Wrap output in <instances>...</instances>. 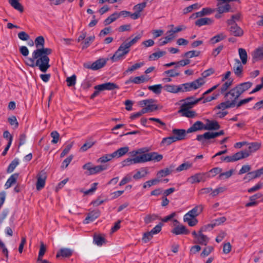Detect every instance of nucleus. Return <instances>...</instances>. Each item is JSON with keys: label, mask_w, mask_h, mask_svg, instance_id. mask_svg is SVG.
<instances>
[{"label": "nucleus", "mask_w": 263, "mask_h": 263, "mask_svg": "<svg viewBox=\"0 0 263 263\" xmlns=\"http://www.w3.org/2000/svg\"><path fill=\"white\" fill-rule=\"evenodd\" d=\"M234 102H230V101L227 100V101L224 102H221L219 104H218L216 108L218 109H224L226 108H233L234 107Z\"/></svg>", "instance_id": "c85d7f7f"}, {"label": "nucleus", "mask_w": 263, "mask_h": 263, "mask_svg": "<svg viewBox=\"0 0 263 263\" xmlns=\"http://www.w3.org/2000/svg\"><path fill=\"white\" fill-rule=\"evenodd\" d=\"M106 165H100L97 166H92L90 175L101 172L107 169Z\"/></svg>", "instance_id": "c9c22d12"}, {"label": "nucleus", "mask_w": 263, "mask_h": 263, "mask_svg": "<svg viewBox=\"0 0 263 263\" xmlns=\"http://www.w3.org/2000/svg\"><path fill=\"white\" fill-rule=\"evenodd\" d=\"M226 37V36L223 33H220L212 37L210 39V42L211 44H214L224 40Z\"/></svg>", "instance_id": "4c0bfd02"}, {"label": "nucleus", "mask_w": 263, "mask_h": 263, "mask_svg": "<svg viewBox=\"0 0 263 263\" xmlns=\"http://www.w3.org/2000/svg\"><path fill=\"white\" fill-rule=\"evenodd\" d=\"M95 35H92L85 39V41L82 43V49H84L88 47L90 45V42H93L95 40Z\"/></svg>", "instance_id": "8fccbe9b"}, {"label": "nucleus", "mask_w": 263, "mask_h": 263, "mask_svg": "<svg viewBox=\"0 0 263 263\" xmlns=\"http://www.w3.org/2000/svg\"><path fill=\"white\" fill-rule=\"evenodd\" d=\"M163 88L165 91L174 93L181 92V90H182L180 85L176 86L174 85L166 84L164 86Z\"/></svg>", "instance_id": "4be33fe9"}, {"label": "nucleus", "mask_w": 263, "mask_h": 263, "mask_svg": "<svg viewBox=\"0 0 263 263\" xmlns=\"http://www.w3.org/2000/svg\"><path fill=\"white\" fill-rule=\"evenodd\" d=\"M182 116H184L187 118H194L196 116V113L193 110H186L183 112H181Z\"/></svg>", "instance_id": "338daca9"}, {"label": "nucleus", "mask_w": 263, "mask_h": 263, "mask_svg": "<svg viewBox=\"0 0 263 263\" xmlns=\"http://www.w3.org/2000/svg\"><path fill=\"white\" fill-rule=\"evenodd\" d=\"M200 51L191 50L185 52L183 55H182V57H185L186 58H192L193 57H198L200 55Z\"/></svg>", "instance_id": "a18cd8bd"}, {"label": "nucleus", "mask_w": 263, "mask_h": 263, "mask_svg": "<svg viewBox=\"0 0 263 263\" xmlns=\"http://www.w3.org/2000/svg\"><path fill=\"white\" fill-rule=\"evenodd\" d=\"M163 88L161 84H157L148 87V89L152 91L154 93L159 95L161 92V89Z\"/></svg>", "instance_id": "de8ad7c7"}, {"label": "nucleus", "mask_w": 263, "mask_h": 263, "mask_svg": "<svg viewBox=\"0 0 263 263\" xmlns=\"http://www.w3.org/2000/svg\"><path fill=\"white\" fill-rule=\"evenodd\" d=\"M203 232H205V228H201L199 230V235L197 239L194 240V243H199L201 245L206 246L209 241V238L202 234Z\"/></svg>", "instance_id": "ddd939ff"}, {"label": "nucleus", "mask_w": 263, "mask_h": 263, "mask_svg": "<svg viewBox=\"0 0 263 263\" xmlns=\"http://www.w3.org/2000/svg\"><path fill=\"white\" fill-rule=\"evenodd\" d=\"M260 143L257 142H252L249 144L248 149L245 151L249 152L250 155L252 153L258 150L260 148Z\"/></svg>", "instance_id": "58836bf2"}, {"label": "nucleus", "mask_w": 263, "mask_h": 263, "mask_svg": "<svg viewBox=\"0 0 263 263\" xmlns=\"http://www.w3.org/2000/svg\"><path fill=\"white\" fill-rule=\"evenodd\" d=\"M240 96L235 87L232 88L229 91L224 93V98L226 100L230 101V102H234V106H236L237 101Z\"/></svg>", "instance_id": "6e6552de"}, {"label": "nucleus", "mask_w": 263, "mask_h": 263, "mask_svg": "<svg viewBox=\"0 0 263 263\" xmlns=\"http://www.w3.org/2000/svg\"><path fill=\"white\" fill-rule=\"evenodd\" d=\"M77 77L75 74H73L72 76L67 77L66 81L67 85L68 87H72L75 85L76 83Z\"/></svg>", "instance_id": "864d4df0"}, {"label": "nucleus", "mask_w": 263, "mask_h": 263, "mask_svg": "<svg viewBox=\"0 0 263 263\" xmlns=\"http://www.w3.org/2000/svg\"><path fill=\"white\" fill-rule=\"evenodd\" d=\"M205 83L202 78H199L197 80L190 82L182 84L180 85L182 90L181 92L190 91L199 88Z\"/></svg>", "instance_id": "f03ea898"}, {"label": "nucleus", "mask_w": 263, "mask_h": 263, "mask_svg": "<svg viewBox=\"0 0 263 263\" xmlns=\"http://www.w3.org/2000/svg\"><path fill=\"white\" fill-rule=\"evenodd\" d=\"M227 23L228 30L231 35L236 37H241L243 35V30L236 23H233L231 20H227Z\"/></svg>", "instance_id": "7ed1b4c3"}, {"label": "nucleus", "mask_w": 263, "mask_h": 263, "mask_svg": "<svg viewBox=\"0 0 263 263\" xmlns=\"http://www.w3.org/2000/svg\"><path fill=\"white\" fill-rule=\"evenodd\" d=\"M158 216L156 214H148L144 217V221L146 224H148L158 219Z\"/></svg>", "instance_id": "3c124183"}, {"label": "nucleus", "mask_w": 263, "mask_h": 263, "mask_svg": "<svg viewBox=\"0 0 263 263\" xmlns=\"http://www.w3.org/2000/svg\"><path fill=\"white\" fill-rule=\"evenodd\" d=\"M107 60L108 59L101 58L93 62V70H97L103 67L106 65Z\"/></svg>", "instance_id": "5701e85b"}, {"label": "nucleus", "mask_w": 263, "mask_h": 263, "mask_svg": "<svg viewBox=\"0 0 263 263\" xmlns=\"http://www.w3.org/2000/svg\"><path fill=\"white\" fill-rule=\"evenodd\" d=\"M193 164L189 161L185 162L180 165L176 169L177 172H181L184 170H187L191 168Z\"/></svg>", "instance_id": "a19ab883"}, {"label": "nucleus", "mask_w": 263, "mask_h": 263, "mask_svg": "<svg viewBox=\"0 0 263 263\" xmlns=\"http://www.w3.org/2000/svg\"><path fill=\"white\" fill-rule=\"evenodd\" d=\"M72 251L68 248L61 249L57 253L56 257L57 258L60 257H69L71 256Z\"/></svg>", "instance_id": "b1692460"}, {"label": "nucleus", "mask_w": 263, "mask_h": 263, "mask_svg": "<svg viewBox=\"0 0 263 263\" xmlns=\"http://www.w3.org/2000/svg\"><path fill=\"white\" fill-rule=\"evenodd\" d=\"M141 155L142 163L147 161H155L159 162L163 159V156L159 154L157 152H152L149 153L143 154Z\"/></svg>", "instance_id": "423d86ee"}, {"label": "nucleus", "mask_w": 263, "mask_h": 263, "mask_svg": "<svg viewBox=\"0 0 263 263\" xmlns=\"http://www.w3.org/2000/svg\"><path fill=\"white\" fill-rule=\"evenodd\" d=\"M187 133V130L184 129L174 128L172 130L173 137H174L176 141L185 139Z\"/></svg>", "instance_id": "9b49d317"}, {"label": "nucleus", "mask_w": 263, "mask_h": 263, "mask_svg": "<svg viewBox=\"0 0 263 263\" xmlns=\"http://www.w3.org/2000/svg\"><path fill=\"white\" fill-rule=\"evenodd\" d=\"M253 85V83L251 82H243L237 84L235 87L236 88L240 96L245 91L250 89Z\"/></svg>", "instance_id": "a211bd4d"}, {"label": "nucleus", "mask_w": 263, "mask_h": 263, "mask_svg": "<svg viewBox=\"0 0 263 263\" xmlns=\"http://www.w3.org/2000/svg\"><path fill=\"white\" fill-rule=\"evenodd\" d=\"M141 36L142 35L141 34H138L129 42H126V41L124 43H125V45H127V47L129 49L130 46L137 43L138 41L141 39Z\"/></svg>", "instance_id": "680f3d73"}, {"label": "nucleus", "mask_w": 263, "mask_h": 263, "mask_svg": "<svg viewBox=\"0 0 263 263\" xmlns=\"http://www.w3.org/2000/svg\"><path fill=\"white\" fill-rule=\"evenodd\" d=\"M205 176H207L208 177H210L209 174L197 173L191 176L188 180H190L192 184L196 182L199 183L201 181H204L205 180Z\"/></svg>", "instance_id": "f3484780"}, {"label": "nucleus", "mask_w": 263, "mask_h": 263, "mask_svg": "<svg viewBox=\"0 0 263 263\" xmlns=\"http://www.w3.org/2000/svg\"><path fill=\"white\" fill-rule=\"evenodd\" d=\"M100 215V212L99 210H93L87 214L86 217L84 220L83 223L84 224H88L99 217Z\"/></svg>", "instance_id": "4468645a"}, {"label": "nucleus", "mask_w": 263, "mask_h": 263, "mask_svg": "<svg viewBox=\"0 0 263 263\" xmlns=\"http://www.w3.org/2000/svg\"><path fill=\"white\" fill-rule=\"evenodd\" d=\"M118 18V16L117 15V12H116L114 13L113 14H111L110 16H109L107 18H106L104 21V24L106 26L112 22L115 21Z\"/></svg>", "instance_id": "ea45409f"}, {"label": "nucleus", "mask_w": 263, "mask_h": 263, "mask_svg": "<svg viewBox=\"0 0 263 263\" xmlns=\"http://www.w3.org/2000/svg\"><path fill=\"white\" fill-rule=\"evenodd\" d=\"M114 158H115V157L112 153V154H106L102 156L98 159L97 161L100 163H105L111 160Z\"/></svg>", "instance_id": "c03bdc74"}, {"label": "nucleus", "mask_w": 263, "mask_h": 263, "mask_svg": "<svg viewBox=\"0 0 263 263\" xmlns=\"http://www.w3.org/2000/svg\"><path fill=\"white\" fill-rule=\"evenodd\" d=\"M164 74H166L169 77H175L180 76V73L177 71V69H170L166 70L164 72Z\"/></svg>", "instance_id": "6e6d98bb"}, {"label": "nucleus", "mask_w": 263, "mask_h": 263, "mask_svg": "<svg viewBox=\"0 0 263 263\" xmlns=\"http://www.w3.org/2000/svg\"><path fill=\"white\" fill-rule=\"evenodd\" d=\"M153 235L151 231L144 233L143 235L142 240L144 243H147L152 239Z\"/></svg>", "instance_id": "052dcab7"}, {"label": "nucleus", "mask_w": 263, "mask_h": 263, "mask_svg": "<svg viewBox=\"0 0 263 263\" xmlns=\"http://www.w3.org/2000/svg\"><path fill=\"white\" fill-rule=\"evenodd\" d=\"M213 23V20L208 17L200 18L197 20L195 24L196 26L201 27L203 25H211Z\"/></svg>", "instance_id": "393cba45"}, {"label": "nucleus", "mask_w": 263, "mask_h": 263, "mask_svg": "<svg viewBox=\"0 0 263 263\" xmlns=\"http://www.w3.org/2000/svg\"><path fill=\"white\" fill-rule=\"evenodd\" d=\"M40 243L41 245L37 258V261H39V260H42V258H43V256L45 254L46 251V247L44 245V243L43 242H41Z\"/></svg>", "instance_id": "603ef678"}, {"label": "nucleus", "mask_w": 263, "mask_h": 263, "mask_svg": "<svg viewBox=\"0 0 263 263\" xmlns=\"http://www.w3.org/2000/svg\"><path fill=\"white\" fill-rule=\"evenodd\" d=\"M238 53L242 64L245 65L247 62L248 55L246 50L243 48H239Z\"/></svg>", "instance_id": "72a5a7b5"}, {"label": "nucleus", "mask_w": 263, "mask_h": 263, "mask_svg": "<svg viewBox=\"0 0 263 263\" xmlns=\"http://www.w3.org/2000/svg\"><path fill=\"white\" fill-rule=\"evenodd\" d=\"M235 65L233 67V71L237 77L241 78L242 77L243 66L238 59L235 60Z\"/></svg>", "instance_id": "2eb2a0df"}, {"label": "nucleus", "mask_w": 263, "mask_h": 263, "mask_svg": "<svg viewBox=\"0 0 263 263\" xmlns=\"http://www.w3.org/2000/svg\"><path fill=\"white\" fill-rule=\"evenodd\" d=\"M143 65H144L143 62L137 63L135 64L134 65H132L131 67H128V69H126L124 71V74H125L128 72H132L133 71L139 69Z\"/></svg>", "instance_id": "49530a36"}, {"label": "nucleus", "mask_w": 263, "mask_h": 263, "mask_svg": "<svg viewBox=\"0 0 263 263\" xmlns=\"http://www.w3.org/2000/svg\"><path fill=\"white\" fill-rule=\"evenodd\" d=\"M176 142L175 139L174 138L173 136L163 138L160 143L161 146H168L171 145L172 143Z\"/></svg>", "instance_id": "f704fd0d"}, {"label": "nucleus", "mask_w": 263, "mask_h": 263, "mask_svg": "<svg viewBox=\"0 0 263 263\" xmlns=\"http://www.w3.org/2000/svg\"><path fill=\"white\" fill-rule=\"evenodd\" d=\"M146 81L147 80L145 79L144 76H141L133 78L132 83L138 84L143 83Z\"/></svg>", "instance_id": "69168bd1"}, {"label": "nucleus", "mask_w": 263, "mask_h": 263, "mask_svg": "<svg viewBox=\"0 0 263 263\" xmlns=\"http://www.w3.org/2000/svg\"><path fill=\"white\" fill-rule=\"evenodd\" d=\"M128 151L129 147L126 146L118 149L116 151L113 153V154L114 155L115 158H119L125 155L126 153H128Z\"/></svg>", "instance_id": "cd10ccee"}, {"label": "nucleus", "mask_w": 263, "mask_h": 263, "mask_svg": "<svg viewBox=\"0 0 263 263\" xmlns=\"http://www.w3.org/2000/svg\"><path fill=\"white\" fill-rule=\"evenodd\" d=\"M194 99V97L193 96L186 98L184 100L185 102L181 105L180 109L178 111V112L181 113V112L189 110L192 108L193 105H195L193 102Z\"/></svg>", "instance_id": "f8f14e48"}, {"label": "nucleus", "mask_w": 263, "mask_h": 263, "mask_svg": "<svg viewBox=\"0 0 263 263\" xmlns=\"http://www.w3.org/2000/svg\"><path fill=\"white\" fill-rule=\"evenodd\" d=\"M50 135L52 138L51 142L54 144L57 143L58 142L60 138V135L58 132L57 131H53L51 133Z\"/></svg>", "instance_id": "774afa93"}, {"label": "nucleus", "mask_w": 263, "mask_h": 263, "mask_svg": "<svg viewBox=\"0 0 263 263\" xmlns=\"http://www.w3.org/2000/svg\"><path fill=\"white\" fill-rule=\"evenodd\" d=\"M250 156V153L248 151H241L233 155L235 161L247 158Z\"/></svg>", "instance_id": "a878e982"}, {"label": "nucleus", "mask_w": 263, "mask_h": 263, "mask_svg": "<svg viewBox=\"0 0 263 263\" xmlns=\"http://www.w3.org/2000/svg\"><path fill=\"white\" fill-rule=\"evenodd\" d=\"M169 34L165 37L164 40L162 41V39L159 40V45L160 46H163L167 44L169 41L172 40L174 38V35L173 33H168Z\"/></svg>", "instance_id": "5fc2aeb1"}, {"label": "nucleus", "mask_w": 263, "mask_h": 263, "mask_svg": "<svg viewBox=\"0 0 263 263\" xmlns=\"http://www.w3.org/2000/svg\"><path fill=\"white\" fill-rule=\"evenodd\" d=\"M229 2L228 0H217L216 11L219 13L232 12L231 7L228 4Z\"/></svg>", "instance_id": "0eeeda50"}, {"label": "nucleus", "mask_w": 263, "mask_h": 263, "mask_svg": "<svg viewBox=\"0 0 263 263\" xmlns=\"http://www.w3.org/2000/svg\"><path fill=\"white\" fill-rule=\"evenodd\" d=\"M234 172V170L233 169H231L229 171H227L226 172H223V173L221 172V173H220L219 175V176L218 177V179L219 180H224V179H228L232 176Z\"/></svg>", "instance_id": "e433bc0d"}, {"label": "nucleus", "mask_w": 263, "mask_h": 263, "mask_svg": "<svg viewBox=\"0 0 263 263\" xmlns=\"http://www.w3.org/2000/svg\"><path fill=\"white\" fill-rule=\"evenodd\" d=\"M95 144V142H86L81 147L80 151L82 152H86L88 149L91 147Z\"/></svg>", "instance_id": "e2e57ef3"}, {"label": "nucleus", "mask_w": 263, "mask_h": 263, "mask_svg": "<svg viewBox=\"0 0 263 263\" xmlns=\"http://www.w3.org/2000/svg\"><path fill=\"white\" fill-rule=\"evenodd\" d=\"M253 58L256 61L263 59V47H259L255 50Z\"/></svg>", "instance_id": "473e14b6"}, {"label": "nucleus", "mask_w": 263, "mask_h": 263, "mask_svg": "<svg viewBox=\"0 0 263 263\" xmlns=\"http://www.w3.org/2000/svg\"><path fill=\"white\" fill-rule=\"evenodd\" d=\"M202 129H204V124L201 121H197L187 130V133H191Z\"/></svg>", "instance_id": "412c9836"}, {"label": "nucleus", "mask_w": 263, "mask_h": 263, "mask_svg": "<svg viewBox=\"0 0 263 263\" xmlns=\"http://www.w3.org/2000/svg\"><path fill=\"white\" fill-rule=\"evenodd\" d=\"M203 210V206L202 205H197L194 207L192 210L190 211L186 214H189L190 216H193V217L195 218Z\"/></svg>", "instance_id": "c756f323"}, {"label": "nucleus", "mask_w": 263, "mask_h": 263, "mask_svg": "<svg viewBox=\"0 0 263 263\" xmlns=\"http://www.w3.org/2000/svg\"><path fill=\"white\" fill-rule=\"evenodd\" d=\"M93 242L98 246H101L106 243V239L100 235L95 234L93 237Z\"/></svg>", "instance_id": "2f4dec72"}, {"label": "nucleus", "mask_w": 263, "mask_h": 263, "mask_svg": "<svg viewBox=\"0 0 263 263\" xmlns=\"http://www.w3.org/2000/svg\"><path fill=\"white\" fill-rule=\"evenodd\" d=\"M170 174H171V170H168L167 168H165L158 172L157 173V176L158 178H161L167 176Z\"/></svg>", "instance_id": "4d7b16f0"}, {"label": "nucleus", "mask_w": 263, "mask_h": 263, "mask_svg": "<svg viewBox=\"0 0 263 263\" xmlns=\"http://www.w3.org/2000/svg\"><path fill=\"white\" fill-rule=\"evenodd\" d=\"M214 250V248L212 246H208L205 248L200 255L201 257H205L208 256Z\"/></svg>", "instance_id": "0e129e2a"}, {"label": "nucleus", "mask_w": 263, "mask_h": 263, "mask_svg": "<svg viewBox=\"0 0 263 263\" xmlns=\"http://www.w3.org/2000/svg\"><path fill=\"white\" fill-rule=\"evenodd\" d=\"M141 155L137 156L133 158H127L122 161V165L129 166L133 164L142 163Z\"/></svg>", "instance_id": "aec40b11"}, {"label": "nucleus", "mask_w": 263, "mask_h": 263, "mask_svg": "<svg viewBox=\"0 0 263 263\" xmlns=\"http://www.w3.org/2000/svg\"><path fill=\"white\" fill-rule=\"evenodd\" d=\"M207 123L204 125V130H216L220 128V126L218 122L215 120H206Z\"/></svg>", "instance_id": "6ab92c4d"}, {"label": "nucleus", "mask_w": 263, "mask_h": 263, "mask_svg": "<svg viewBox=\"0 0 263 263\" xmlns=\"http://www.w3.org/2000/svg\"><path fill=\"white\" fill-rule=\"evenodd\" d=\"M129 51V49L125 45V43H123L110 59L112 62L118 61L127 54Z\"/></svg>", "instance_id": "20e7f679"}, {"label": "nucleus", "mask_w": 263, "mask_h": 263, "mask_svg": "<svg viewBox=\"0 0 263 263\" xmlns=\"http://www.w3.org/2000/svg\"><path fill=\"white\" fill-rule=\"evenodd\" d=\"M46 178V174L43 171L37 175L36 189L37 191H40L44 187Z\"/></svg>", "instance_id": "1a4fd4ad"}, {"label": "nucleus", "mask_w": 263, "mask_h": 263, "mask_svg": "<svg viewBox=\"0 0 263 263\" xmlns=\"http://www.w3.org/2000/svg\"><path fill=\"white\" fill-rule=\"evenodd\" d=\"M171 232L172 233L176 235H186L190 233V231L186 228V227L182 224H178L175 226Z\"/></svg>", "instance_id": "dca6fc26"}, {"label": "nucleus", "mask_w": 263, "mask_h": 263, "mask_svg": "<svg viewBox=\"0 0 263 263\" xmlns=\"http://www.w3.org/2000/svg\"><path fill=\"white\" fill-rule=\"evenodd\" d=\"M201 7V6L198 4V3H195V4H194L193 5H191L187 7H186L184 10H183V12H184V14H186V13H187L189 12H191L193 9H199L200 7Z\"/></svg>", "instance_id": "13d9d810"}, {"label": "nucleus", "mask_w": 263, "mask_h": 263, "mask_svg": "<svg viewBox=\"0 0 263 263\" xmlns=\"http://www.w3.org/2000/svg\"><path fill=\"white\" fill-rule=\"evenodd\" d=\"M9 3L12 7L20 12L22 13L24 11V7L22 4L19 3L18 0H9Z\"/></svg>", "instance_id": "7c9ffc66"}, {"label": "nucleus", "mask_w": 263, "mask_h": 263, "mask_svg": "<svg viewBox=\"0 0 263 263\" xmlns=\"http://www.w3.org/2000/svg\"><path fill=\"white\" fill-rule=\"evenodd\" d=\"M146 6V2H142L134 6L133 7V10L138 14H141V12L143 11Z\"/></svg>", "instance_id": "37998d69"}, {"label": "nucleus", "mask_w": 263, "mask_h": 263, "mask_svg": "<svg viewBox=\"0 0 263 263\" xmlns=\"http://www.w3.org/2000/svg\"><path fill=\"white\" fill-rule=\"evenodd\" d=\"M95 90L103 91L105 90H112L115 89H119V87L115 83L107 82L102 84L98 85L94 87Z\"/></svg>", "instance_id": "9d476101"}, {"label": "nucleus", "mask_w": 263, "mask_h": 263, "mask_svg": "<svg viewBox=\"0 0 263 263\" xmlns=\"http://www.w3.org/2000/svg\"><path fill=\"white\" fill-rule=\"evenodd\" d=\"M219 136L218 132H208L204 133L202 135H198L197 136L196 139L200 142L202 144H204L205 143H211L210 140L212 139H214Z\"/></svg>", "instance_id": "39448f33"}, {"label": "nucleus", "mask_w": 263, "mask_h": 263, "mask_svg": "<svg viewBox=\"0 0 263 263\" xmlns=\"http://www.w3.org/2000/svg\"><path fill=\"white\" fill-rule=\"evenodd\" d=\"M160 182V180L158 178H155L148 181H147L145 182V183H144L143 187L146 188L147 186L148 187H151V186L153 185L157 184L158 182Z\"/></svg>", "instance_id": "bf43d9fd"}, {"label": "nucleus", "mask_w": 263, "mask_h": 263, "mask_svg": "<svg viewBox=\"0 0 263 263\" xmlns=\"http://www.w3.org/2000/svg\"><path fill=\"white\" fill-rule=\"evenodd\" d=\"M34 43L37 49L33 52L32 58H27L25 63L31 67L38 66L41 71L46 72L50 66L49 64L50 59L48 55L52 53V50L44 47L45 39L43 36L37 37Z\"/></svg>", "instance_id": "f257e3e1"}, {"label": "nucleus", "mask_w": 263, "mask_h": 263, "mask_svg": "<svg viewBox=\"0 0 263 263\" xmlns=\"http://www.w3.org/2000/svg\"><path fill=\"white\" fill-rule=\"evenodd\" d=\"M18 173H14L12 174L7 180L5 183V186L6 189H8L13 184H15L16 182V180L18 177Z\"/></svg>", "instance_id": "bb28decb"}, {"label": "nucleus", "mask_w": 263, "mask_h": 263, "mask_svg": "<svg viewBox=\"0 0 263 263\" xmlns=\"http://www.w3.org/2000/svg\"><path fill=\"white\" fill-rule=\"evenodd\" d=\"M18 164H19L18 159L17 158L14 159L8 166V167L7 169V172L8 173H12L14 171L15 168L18 165Z\"/></svg>", "instance_id": "79ce46f5"}, {"label": "nucleus", "mask_w": 263, "mask_h": 263, "mask_svg": "<svg viewBox=\"0 0 263 263\" xmlns=\"http://www.w3.org/2000/svg\"><path fill=\"white\" fill-rule=\"evenodd\" d=\"M215 11V9H212L210 8L206 7L203 8L201 11L198 12L197 14H198L199 17H202L204 15L210 14L214 12Z\"/></svg>", "instance_id": "09e8293b"}]
</instances>
